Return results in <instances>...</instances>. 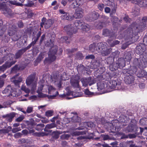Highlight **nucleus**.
<instances>
[{
	"label": "nucleus",
	"instance_id": "43",
	"mask_svg": "<svg viewBox=\"0 0 147 147\" xmlns=\"http://www.w3.org/2000/svg\"><path fill=\"white\" fill-rule=\"evenodd\" d=\"M53 39L52 40L51 39H50L49 41H47V42H45V45L49 46H51L53 44Z\"/></svg>",
	"mask_w": 147,
	"mask_h": 147
},
{
	"label": "nucleus",
	"instance_id": "22",
	"mask_svg": "<svg viewBox=\"0 0 147 147\" xmlns=\"http://www.w3.org/2000/svg\"><path fill=\"white\" fill-rule=\"evenodd\" d=\"M71 84L74 87L78 88L79 90H80V88L79 84V80L78 79L75 80L73 79L71 80Z\"/></svg>",
	"mask_w": 147,
	"mask_h": 147
},
{
	"label": "nucleus",
	"instance_id": "45",
	"mask_svg": "<svg viewBox=\"0 0 147 147\" xmlns=\"http://www.w3.org/2000/svg\"><path fill=\"white\" fill-rule=\"evenodd\" d=\"M131 57L130 55H129L128 56H126V57L125 58V59L124 60L125 61V62H128L129 63H129V62L130 61L131 59Z\"/></svg>",
	"mask_w": 147,
	"mask_h": 147
},
{
	"label": "nucleus",
	"instance_id": "5",
	"mask_svg": "<svg viewBox=\"0 0 147 147\" xmlns=\"http://www.w3.org/2000/svg\"><path fill=\"white\" fill-rule=\"evenodd\" d=\"M65 94L62 95H59V96L61 97H64L65 96V94L68 96H67L66 97V99H70L74 98L81 96L83 93L82 92H72L70 90L67 88L66 90Z\"/></svg>",
	"mask_w": 147,
	"mask_h": 147
},
{
	"label": "nucleus",
	"instance_id": "56",
	"mask_svg": "<svg viewBox=\"0 0 147 147\" xmlns=\"http://www.w3.org/2000/svg\"><path fill=\"white\" fill-rule=\"evenodd\" d=\"M67 3V0H62L61 2V3L63 5L65 6Z\"/></svg>",
	"mask_w": 147,
	"mask_h": 147
},
{
	"label": "nucleus",
	"instance_id": "8",
	"mask_svg": "<svg viewBox=\"0 0 147 147\" xmlns=\"http://www.w3.org/2000/svg\"><path fill=\"white\" fill-rule=\"evenodd\" d=\"M147 24V17H145L142 19V22L140 23V24H139V25L138 24L135 25L134 24L132 25V28H131V29H132V32H133L134 30H136V28L138 30V31H136V32H137L138 30L140 31L143 30L146 25Z\"/></svg>",
	"mask_w": 147,
	"mask_h": 147
},
{
	"label": "nucleus",
	"instance_id": "27",
	"mask_svg": "<svg viewBox=\"0 0 147 147\" xmlns=\"http://www.w3.org/2000/svg\"><path fill=\"white\" fill-rule=\"evenodd\" d=\"M84 127L86 128L88 127H95V125L92 122H86L84 123Z\"/></svg>",
	"mask_w": 147,
	"mask_h": 147
},
{
	"label": "nucleus",
	"instance_id": "30",
	"mask_svg": "<svg viewBox=\"0 0 147 147\" xmlns=\"http://www.w3.org/2000/svg\"><path fill=\"white\" fill-rule=\"evenodd\" d=\"M56 125L55 123H51L50 124H48L47 125L44 129V130L46 131H48L47 129H51L55 127Z\"/></svg>",
	"mask_w": 147,
	"mask_h": 147
},
{
	"label": "nucleus",
	"instance_id": "23",
	"mask_svg": "<svg viewBox=\"0 0 147 147\" xmlns=\"http://www.w3.org/2000/svg\"><path fill=\"white\" fill-rule=\"evenodd\" d=\"M24 1V0H13L10 1L9 3L13 5H20L21 3L23 2Z\"/></svg>",
	"mask_w": 147,
	"mask_h": 147
},
{
	"label": "nucleus",
	"instance_id": "42",
	"mask_svg": "<svg viewBox=\"0 0 147 147\" xmlns=\"http://www.w3.org/2000/svg\"><path fill=\"white\" fill-rule=\"evenodd\" d=\"M68 40V38L67 36L62 37L60 39V42H67V40Z\"/></svg>",
	"mask_w": 147,
	"mask_h": 147
},
{
	"label": "nucleus",
	"instance_id": "9",
	"mask_svg": "<svg viewBox=\"0 0 147 147\" xmlns=\"http://www.w3.org/2000/svg\"><path fill=\"white\" fill-rule=\"evenodd\" d=\"M65 76H66V75L64 73L63 76H61L60 78L59 76H54L53 77H51V79L52 81L55 82V84L60 89L62 87L61 80H65L66 79Z\"/></svg>",
	"mask_w": 147,
	"mask_h": 147
},
{
	"label": "nucleus",
	"instance_id": "39",
	"mask_svg": "<svg viewBox=\"0 0 147 147\" xmlns=\"http://www.w3.org/2000/svg\"><path fill=\"white\" fill-rule=\"evenodd\" d=\"M140 131L141 133L142 132H144L143 134L145 136H147V127H145V128H140Z\"/></svg>",
	"mask_w": 147,
	"mask_h": 147
},
{
	"label": "nucleus",
	"instance_id": "35",
	"mask_svg": "<svg viewBox=\"0 0 147 147\" xmlns=\"http://www.w3.org/2000/svg\"><path fill=\"white\" fill-rule=\"evenodd\" d=\"M140 123L142 125H145L147 124V118H145L142 119L140 121Z\"/></svg>",
	"mask_w": 147,
	"mask_h": 147
},
{
	"label": "nucleus",
	"instance_id": "40",
	"mask_svg": "<svg viewBox=\"0 0 147 147\" xmlns=\"http://www.w3.org/2000/svg\"><path fill=\"white\" fill-rule=\"evenodd\" d=\"M103 35L105 36H108L110 34L109 31L107 29L104 30L102 33Z\"/></svg>",
	"mask_w": 147,
	"mask_h": 147
},
{
	"label": "nucleus",
	"instance_id": "16",
	"mask_svg": "<svg viewBox=\"0 0 147 147\" xmlns=\"http://www.w3.org/2000/svg\"><path fill=\"white\" fill-rule=\"evenodd\" d=\"M18 76V75H17L11 79V82H13L16 85H18L20 83L22 82V77L17 78Z\"/></svg>",
	"mask_w": 147,
	"mask_h": 147
},
{
	"label": "nucleus",
	"instance_id": "59",
	"mask_svg": "<svg viewBox=\"0 0 147 147\" xmlns=\"http://www.w3.org/2000/svg\"><path fill=\"white\" fill-rule=\"evenodd\" d=\"M18 25L19 27L21 28L23 26V23L21 22H20L18 23Z\"/></svg>",
	"mask_w": 147,
	"mask_h": 147
},
{
	"label": "nucleus",
	"instance_id": "6",
	"mask_svg": "<svg viewBox=\"0 0 147 147\" xmlns=\"http://www.w3.org/2000/svg\"><path fill=\"white\" fill-rule=\"evenodd\" d=\"M57 51V48L56 45L52 47L50 50L48 54V57L46 59L45 63H50L54 61L56 58L55 55Z\"/></svg>",
	"mask_w": 147,
	"mask_h": 147
},
{
	"label": "nucleus",
	"instance_id": "60",
	"mask_svg": "<svg viewBox=\"0 0 147 147\" xmlns=\"http://www.w3.org/2000/svg\"><path fill=\"white\" fill-rule=\"evenodd\" d=\"M57 117H54L52 118V119H51V121L52 122H55V121L56 119H57Z\"/></svg>",
	"mask_w": 147,
	"mask_h": 147
},
{
	"label": "nucleus",
	"instance_id": "12",
	"mask_svg": "<svg viewBox=\"0 0 147 147\" xmlns=\"http://www.w3.org/2000/svg\"><path fill=\"white\" fill-rule=\"evenodd\" d=\"M53 22L52 20L50 19L46 20V19L43 18L42 20L40 26L41 27H43V26L44 25L45 28L47 29L49 28L51 26Z\"/></svg>",
	"mask_w": 147,
	"mask_h": 147
},
{
	"label": "nucleus",
	"instance_id": "10",
	"mask_svg": "<svg viewBox=\"0 0 147 147\" xmlns=\"http://www.w3.org/2000/svg\"><path fill=\"white\" fill-rule=\"evenodd\" d=\"M34 77L33 75L30 76L27 78L26 82L27 86L31 85V90L32 91L35 90L36 86V83L34 81Z\"/></svg>",
	"mask_w": 147,
	"mask_h": 147
},
{
	"label": "nucleus",
	"instance_id": "21",
	"mask_svg": "<svg viewBox=\"0 0 147 147\" xmlns=\"http://www.w3.org/2000/svg\"><path fill=\"white\" fill-rule=\"evenodd\" d=\"M137 128V126L135 125H130L128 126L127 128V130L129 132H132L133 131H135Z\"/></svg>",
	"mask_w": 147,
	"mask_h": 147
},
{
	"label": "nucleus",
	"instance_id": "58",
	"mask_svg": "<svg viewBox=\"0 0 147 147\" xmlns=\"http://www.w3.org/2000/svg\"><path fill=\"white\" fill-rule=\"evenodd\" d=\"M139 87L141 89H143L145 87V85L144 84L142 83L139 84Z\"/></svg>",
	"mask_w": 147,
	"mask_h": 147
},
{
	"label": "nucleus",
	"instance_id": "53",
	"mask_svg": "<svg viewBox=\"0 0 147 147\" xmlns=\"http://www.w3.org/2000/svg\"><path fill=\"white\" fill-rule=\"evenodd\" d=\"M96 27L98 29H100L102 28L103 27V24L102 23H99L98 24L97 26Z\"/></svg>",
	"mask_w": 147,
	"mask_h": 147
},
{
	"label": "nucleus",
	"instance_id": "4",
	"mask_svg": "<svg viewBox=\"0 0 147 147\" xmlns=\"http://www.w3.org/2000/svg\"><path fill=\"white\" fill-rule=\"evenodd\" d=\"M106 88L108 92L112 91L114 89L121 90L123 89V88L121 86L120 83L117 80H112L109 84L106 85Z\"/></svg>",
	"mask_w": 147,
	"mask_h": 147
},
{
	"label": "nucleus",
	"instance_id": "20",
	"mask_svg": "<svg viewBox=\"0 0 147 147\" xmlns=\"http://www.w3.org/2000/svg\"><path fill=\"white\" fill-rule=\"evenodd\" d=\"M97 89L100 90L105 88V84L103 81H101L97 83Z\"/></svg>",
	"mask_w": 147,
	"mask_h": 147
},
{
	"label": "nucleus",
	"instance_id": "19",
	"mask_svg": "<svg viewBox=\"0 0 147 147\" xmlns=\"http://www.w3.org/2000/svg\"><path fill=\"white\" fill-rule=\"evenodd\" d=\"M99 14L98 13L95 11H93L90 15V20H94L98 19Z\"/></svg>",
	"mask_w": 147,
	"mask_h": 147
},
{
	"label": "nucleus",
	"instance_id": "51",
	"mask_svg": "<svg viewBox=\"0 0 147 147\" xmlns=\"http://www.w3.org/2000/svg\"><path fill=\"white\" fill-rule=\"evenodd\" d=\"M104 6V5L103 4H100L98 5V7L100 10L102 11L103 10Z\"/></svg>",
	"mask_w": 147,
	"mask_h": 147
},
{
	"label": "nucleus",
	"instance_id": "17",
	"mask_svg": "<svg viewBox=\"0 0 147 147\" xmlns=\"http://www.w3.org/2000/svg\"><path fill=\"white\" fill-rule=\"evenodd\" d=\"M74 18V16L70 15L69 13H66L62 14L61 16V18L62 20H67L69 21L72 20Z\"/></svg>",
	"mask_w": 147,
	"mask_h": 147
},
{
	"label": "nucleus",
	"instance_id": "55",
	"mask_svg": "<svg viewBox=\"0 0 147 147\" xmlns=\"http://www.w3.org/2000/svg\"><path fill=\"white\" fill-rule=\"evenodd\" d=\"M32 108L31 107H28L27 110V112L28 113L31 112L32 111Z\"/></svg>",
	"mask_w": 147,
	"mask_h": 147
},
{
	"label": "nucleus",
	"instance_id": "31",
	"mask_svg": "<svg viewBox=\"0 0 147 147\" xmlns=\"http://www.w3.org/2000/svg\"><path fill=\"white\" fill-rule=\"evenodd\" d=\"M81 28L83 30L85 31H88L89 30L90 28L88 25L84 23L83 25L82 26Z\"/></svg>",
	"mask_w": 147,
	"mask_h": 147
},
{
	"label": "nucleus",
	"instance_id": "47",
	"mask_svg": "<svg viewBox=\"0 0 147 147\" xmlns=\"http://www.w3.org/2000/svg\"><path fill=\"white\" fill-rule=\"evenodd\" d=\"M24 118V116H22L18 117L16 119V121L17 122H20L22 121Z\"/></svg>",
	"mask_w": 147,
	"mask_h": 147
},
{
	"label": "nucleus",
	"instance_id": "64",
	"mask_svg": "<svg viewBox=\"0 0 147 147\" xmlns=\"http://www.w3.org/2000/svg\"><path fill=\"white\" fill-rule=\"evenodd\" d=\"M129 137L130 138H134L135 137V135L134 134H129Z\"/></svg>",
	"mask_w": 147,
	"mask_h": 147
},
{
	"label": "nucleus",
	"instance_id": "32",
	"mask_svg": "<svg viewBox=\"0 0 147 147\" xmlns=\"http://www.w3.org/2000/svg\"><path fill=\"white\" fill-rule=\"evenodd\" d=\"M79 1H75L71 4V7L73 8L78 7L80 5Z\"/></svg>",
	"mask_w": 147,
	"mask_h": 147
},
{
	"label": "nucleus",
	"instance_id": "54",
	"mask_svg": "<svg viewBox=\"0 0 147 147\" xmlns=\"http://www.w3.org/2000/svg\"><path fill=\"white\" fill-rule=\"evenodd\" d=\"M105 12L107 13H109L110 12L111 9L109 7H106L105 9Z\"/></svg>",
	"mask_w": 147,
	"mask_h": 147
},
{
	"label": "nucleus",
	"instance_id": "7",
	"mask_svg": "<svg viewBox=\"0 0 147 147\" xmlns=\"http://www.w3.org/2000/svg\"><path fill=\"white\" fill-rule=\"evenodd\" d=\"M132 69V70H131L129 71L128 69L127 70V74H128L130 75L127 76L125 77L124 81L127 84H131L134 81V78L131 76V75L135 74L137 70V69L135 67H133Z\"/></svg>",
	"mask_w": 147,
	"mask_h": 147
},
{
	"label": "nucleus",
	"instance_id": "57",
	"mask_svg": "<svg viewBox=\"0 0 147 147\" xmlns=\"http://www.w3.org/2000/svg\"><path fill=\"white\" fill-rule=\"evenodd\" d=\"M21 134L19 132V133H17L16 134L14 135V136L16 138H18V137H20L21 136Z\"/></svg>",
	"mask_w": 147,
	"mask_h": 147
},
{
	"label": "nucleus",
	"instance_id": "63",
	"mask_svg": "<svg viewBox=\"0 0 147 147\" xmlns=\"http://www.w3.org/2000/svg\"><path fill=\"white\" fill-rule=\"evenodd\" d=\"M109 138V136L107 135L104 136L103 137V140H106L108 139Z\"/></svg>",
	"mask_w": 147,
	"mask_h": 147
},
{
	"label": "nucleus",
	"instance_id": "25",
	"mask_svg": "<svg viewBox=\"0 0 147 147\" xmlns=\"http://www.w3.org/2000/svg\"><path fill=\"white\" fill-rule=\"evenodd\" d=\"M84 23L82 20H77L74 22V25L76 27H79L78 28L81 27L83 25Z\"/></svg>",
	"mask_w": 147,
	"mask_h": 147
},
{
	"label": "nucleus",
	"instance_id": "62",
	"mask_svg": "<svg viewBox=\"0 0 147 147\" xmlns=\"http://www.w3.org/2000/svg\"><path fill=\"white\" fill-rule=\"evenodd\" d=\"M124 20L126 22H127L129 20V18L128 16H126L124 18Z\"/></svg>",
	"mask_w": 147,
	"mask_h": 147
},
{
	"label": "nucleus",
	"instance_id": "11",
	"mask_svg": "<svg viewBox=\"0 0 147 147\" xmlns=\"http://www.w3.org/2000/svg\"><path fill=\"white\" fill-rule=\"evenodd\" d=\"M81 81L82 86L85 87H87L88 85L91 86L96 82L94 79L91 77L83 78L81 79Z\"/></svg>",
	"mask_w": 147,
	"mask_h": 147
},
{
	"label": "nucleus",
	"instance_id": "36",
	"mask_svg": "<svg viewBox=\"0 0 147 147\" xmlns=\"http://www.w3.org/2000/svg\"><path fill=\"white\" fill-rule=\"evenodd\" d=\"M72 121L74 122H79L80 120V117H78L76 115L73 116L71 118Z\"/></svg>",
	"mask_w": 147,
	"mask_h": 147
},
{
	"label": "nucleus",
	"instance_id": "50",
	"mask_svg": "<svg viewBox=\"0 0 147 147\" xmlns=\"http://www.w3.org/2000/svg\"><path fill=\"white\" fill-rule=\"evenodd\" d=\"M70 135L69 134H65L62 135L61 136V138L62 139H67L69 138Z\"/></svg>",
	"mask_w": 147,
	"mask_h": 147
},
{
	"label": "nucleus",
	"instance_id": "44",
	"mask_svg": "<svg viewBox=\"0 0 147 147\" xmlns=\"http://www.w3.org/2000/svg\"><path fill=\"white\" fill-rule=\"evenodd\" d=\"M11 104V101H6L3 103V106L4 108L6 107L7 106Z\"/></svg>",
	"mask_w": 147,
	"mask_h": 147
},
{
	"label": "nucleus",
	"instance_id": "34",
	"mask_svg": "<svg viewBox=\"0 0 147 147\" xmlns=\"http://www.w3.org/2000/svg\"><path fill=\"white\" fill-rule=\"evenodd\" d=\"M139 5L140 6L147 7V1H139Z\"/></svg>",
	"mask_w": 147,
	"mask_h": 147
},
{
	"label": "nucleus",
	"instance_id": "38",
	"mask_svg": "<svg viewBox=\"0 0 147 147\" xmlns=\"http://www.w3.org/2000/svg\"><path fill=\"white\" fill-rule=\"evenodd\" d=\"M53 111L52 110H48L45 112V115L47 117H50L53 115Z\"/></svg>",
	"mask_w": 147,
	"mask_h": 147
},
{
	"label": "nucleus",
	"instance_id": "52",
	"mask_svg": "<svg viewBox=\"0 0 147 147\" xmlns=\"http://www.w3.org/2000/svg\"><path fill=\"white\" fill-rule=\"evenodd\" d=\"M94 58V56L93 55H88L86 56V58L87 59H93Z\"/></svg>",
	"mask_w": 147,
	"mask_h": 147
},
{
	"label": "nucleus",
	"instance_id": "2",
	"mask_svg": "<svg viewBox=\"0 0 147 147\" xmlns=\"http://www.w3.org/2000/svg\"><path fill=\"white\" fill-rule=\"evenodd\" d=\"M95 44H92L89 46V50L92 52L95 51L100 53L103 56L107 55L109 54L111 49L107 47V44L105 42H100L97 44L95 47Z\"/></svg>",
	"mask_w": 147,
	"mask_h": 147
},
{
	"label": "nucleus",
	"instance_id": "37",
	"mask_svg": "<svg viewBox=\"0 0 147 147\" xmlns=\"http://www.w3.org/2000/svg\"><path fill=\"white\" fill-rule=\"evenodd\" d=\"M11 128L10 127H8L7 129H1L0 130V132L1 133H6L11 130Z\"/></svg>",
	"mask_w": 147,
	"mask_h": 147
},
{
	"label": "nucleus",
	"instance_id": "26",
	"mask_svg": "<svg viewBox=\"0 0 147 147\" xmlns=\"http://www.w3.org/2000/svg\"><path fill=\"white\" fill-rule=\"evenodd\" d=\"M11 90V88L10 86H8L3 90L2 91V93L5 94L7 95V96L8 97V94L10 93Z\"/></svg>",
	"mask_w": 147,
	"mask_h": 147
},
{
	"label": "nucleus",
	"instance_id": "3",
	"mask_svg": "<svg viewBox=\"0 0 147 147\" xmlns=\"http://www.w3.org/2000/svg\"><path fill=\"white\" fill-rule=\"evenodd\" d=\"M14 55L12 54H9L7 56L0 59V64L2 63L4 61L7 60V61L2 66L0 67V70L4 71L7 68L10 67L16 62V61L13 60V58Z\"/></svg>",
	"mask_w": 147,
	"mask_h": 147
},
{
	"label": "nucleus",
	"instance_id": "14",
	"mask_svg": "<svg viewBox=\"0 0 147 147\" xmlns=\"http://www.w3.org/2000/svg\"><path fill=\"white\" fill-rule=\"evenodd\" d=\"M64 30L66 31L67 34L69 35H72L76 33V31H74V28L72 25H68L64 27Z\"/></svg>",
	"mask_w": 147,
	"mask_h": 147
},
{
	"label": "nucleus",
	"instance_id": "49",
	"mask_svg": "<svg viewBox=\"0 0 147 147\" xmlns=\"http://www.w3.org/2000/svg\"><path fill=\"white\" fill-rule=\"evenodd\" d=\"M111 43H113V44H111L110 43H109V44H110V45L111 46V47H113V46L114 45H117V44H119V42L118 41H117V40H116L115 41H111Z\"/></svg>",
	"mask_w": 147,
	"mask_h": 147
},
{
	"label": "nucleus",
	"instance_id": "28",
	"mask_svg": "<svg viewBox=\"0 0 147 147\" xmlns=\"http://www.w3.org/2000/svg\"><path fill=\"white\" fill-rule=\"evenodd\" d=\"M24 68V67H20V66L18 67V65H16L12 69L11 71L12 73H16L18 70L20 69H22Z\"/></svg>",
	"mask_w": 147,
	"mask_h": 147
},
{
	"label": "nucleus",
	"instance_id": "46",
	"mask_svg": "<svg viewBox=\"0 0 147 147\" xmlns=\"http://www.w3.org/2000/svg\"><path fill=\"white\" fill-rule=\"evenodd\" d=\"M20 52L21 51H20L16 53V55L15 57V56H14V58H13L14 60V59H17L21 55V54L20 53Z\"/></svg>",
	"mask_w": 147,
	"mask_h": 147
},
{
	"label": "nucleus",
	"instance_id": "1",
	"mask_svg": "<svg viewBox=\"0 0 147 147\" xmlns=\"http://www.w3.org/2000/svg\"><path fill=\"white\" fill-rule=\"evenodd\" d=\"M55 92V94L51 96L52 99H54L56 96L58 95V92L56 91V89L52 86L41 85L38 87L37 91L38 96L40 97H45L47 94H53Z\"/></svg>",
	"mask_w": 147,
	"mask_h": 147
},
{
	"label": "nucleus",
	"instance_id": "13",
	"mask_svg": "<svg viewBox=\"0 0 147 147\" xmlns=\"http://www.w3.org/2000/svg\"><path fill=\"white\" fill-rule=\"evenodd\" d=\"M4 5V4L3 5L0 4V10L2 9L3 13L6 16H11L12 14L11 10L9 8L5 6Z\"/></svg>",
	"mask_w": 147,
	"mask_h": 147
},
{
	"label": "nucleus",
	"instance_id": "41",
	"mask_svg": "<svg viewBox=\"0 0 147 147\" xmlns=\"http://www.w3.org/2000/svg\"><path fill=\"white\" fill-rule=\"evenodd\" d=\"M84 92L86 95L88 96H90L93 94V93L90 91L88 89H85Z\"/></svg>",
	"mask_w": 147,
	"mask_h": 147
},
{
	"label": "nucleus",
	"instance_id": "29",
	"mask_svg": "<svg viewBox=\"0 0 147 147\" xmlns=\"http://www.w3.org/2000/svg\"><path fill=\"white\" fill-rule=\"evenodd\" d=\"M6 77V76L5 74L0 76V88L3 86L4 84V79Z\"/></svg>",
	"mask_w": 147,
	"mask_h": 147
},
{
	"label": "nucleus",
	"instance_id": "24",
	"mask_svg": "<svg viewBox=\"0 0 147 147\" xmlns=\"http://www.w3.org/2000/svg\"><path fill=\"white\" fill-rule=\"evenodd\" d=\"M137 76L138 77H145L147 76V72L144 70H141L139 71L137 74Z\"/></svg>",
	"mask_w": 147,
	"mask_h": 147
},
{
	"label": "nucleus",
	"instance_id": "15",
	"mask_svg": "<svg viewBox=\"0 0 147 147\" xmlns=\"http://www.w3.org/2000/svg\"><path fill=\"white\" fill-rule=\"evenodd\" d=\"M83 10L81 8L78 7L75 10L74 14V17L76 18H79L83 16Z\"/></svg>",
	"mask_w": 147,
	"mask_h": 147
},
{
	"label": "nucleus",
	"instance_id": "61",
	"mask_svg": "<svg viewBox=\"0 0 147 147\" xmlns=\"http://www.w3.org/2000/svg\"><path fill=\"white\" fill-rule=\"evenodd\" d=\"M116 11V10L115 9H112V10L111 11V13L110 14V16L111 17H112V15L113 13H115Z\"/></svg>",
	"mask_w": 147,
	"mask_h": 147
},
{
	"label": "nucleus",
	"instance_id": "48",
	"mask_svg": "<svg viewBox=\"0 0 147 147\" xmlns=\"http://www.w3.org/2000/svg\"><path fill=\"white\" fill-rule=\"evenodd\" d=\"M21 130V129L20 127H16L13 128L12 129V131L13 133H16L17 131H19Z\"/></svg>",
	"mask_w": 147,
	"mask_h": 147
},
{
	"label": "nucleus",
	"instance_id": "33",
	"mask_svg": "<svg viewBox=\"0 0 147 147\" xmlns=\"http://www.w3.org/2000/svg\"><path fill=\"white\" fill-rule=\"evenodd\" d=\"M21 89L27 94H29L30 92L29 89L26 88V86L24 85H22V86Z\"/></svg>",
	"mask_w": 147,
	"mask_h": 147
},
{
	"label": "nucleus",
	"instance_id": "18",
	"mask_svg": "<svg viewBox=\"0 0 147 147\" xmlns=\"http://www.w3.org/2000/svg\"><path fill=\"white\" fill-rule=\"evenodd\" d=\"M18 92H17V91L15 89H12L11 90L10 93L8 94V96L9 97H11V96L16 97L19 96L21 94V92L20 91L18 90Z\"/></svg>",
	"mask_w": 147,
	"mask_h": 147
}]
</instances>
